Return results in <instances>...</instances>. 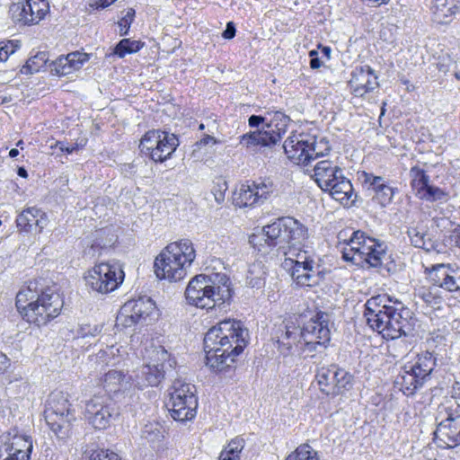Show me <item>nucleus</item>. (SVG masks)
I'll return each instance as SVG.
<instances>
[{
    "instance_id": "1",
    "label": "nucleus",
    "mask_w": 460,
    "mask_h": 460,
    "mask_svg": "<svg viewBox=\"0 0 460 460\" xmlns=\"http://www.w3.org/2000/svg\"><path fill=\"white\" fill-rule=\"evenodd\" d=\"M248 330L242 322L226 319L211 327L204 337L206 365L215 372H227L247 346Z\"/></svg>"
},
{
    "instance_id": "2",
    "label": "nucleus",
    "mask_w": 460,
    "mask_h": 460,
    "mask_svg": "<svg viewBox=\"0 0 460 460\" xmlns=\"http://www.w3.org/2000/svg\"><path fill=\"white\" fill-rule=\"evenodd\" d=\"M15 305L22 318L38 327L60 314L64 300L57 285H48L40 278L30 280L16 295Z\"/></svg>"
},
{
    "instance_id": "3",
    "label": "nucleus",
    "mask_w": 460,
    "mask_h": 460,
    "mask_svg": "<svg viewBox=\"0 0 460 460\" xmlns=\"http://www.w3.org/2000/svg\"><path fill=\"white\" fill-rule=\"evenodd\" d=\"M308 238V229L292 217H281L264 226L261 233L249 237V243L263 253L270 251L288 255V250L302 246Z\"/></svg>"
},
{
    "instance_id": "4",
    "label": "nucleus",
    "mask_w": 460,
    "mask_h": 460,
    "mask_svg": "<svg viewBox=\"0 0 460 460\" xmlns=\"http://www.w3.org/2000/svg\"><path fill=\"white\" fill-rule=\"evenodd\" d=\"M330 315L319 311L303 323L300 327L293 323H287L279 328L278 342L279 348L283 347L289 353L292 346L298 343L302 352L321 351L319 349H326L331 341V332L328 327Z\"/></svg>"
},
{
    "instance_id": "5",
    "label": "nucleus",
    "mask_w": 460,
    "mask_h": 460,
    "mask_svg": "<svg viewBox=\"0 0 460 460\" xmlns=\"http://www.w3.org/2000/svg\"><path fill=\"white\" fill-rule=\"evenodd\" d=\"M233 290L225 273L199 274L189 282L185 296L190 305L202 309H225L230 305Z\"/></svg>"
},
{
    "instance_id": "6",
    "label": "nucleus",
    "mask_w": 460,
    "mask_h": 460,
    "mask_svg": "<svg viewBox=\"0 0 460 460\" xmlns=\"http://www.w3.org/2000/svg\"><path fill=\"white\" fill-rule=\"evenodd\" d=\"M433 343L434 341H427V349L400 367L394 384L406 396L415 394L431 379L438 361V353L432 349Z\"/></svg>"
},
{
    "instance_id": "7",
    "label": "nucleus",
    "mask_w": 460,
    "mask_h": 460,
    "mask_svg": "<svg viewBox=\"0 0 460 460\" xmlns=\"http://www.w3.org/2000/svg\"><path fill=\"white\" fill-rule=\"evenodd\" d=\"M290 118L282 111L274 112L269 121L267 116L251 115L248 118L250 128H256L239 137V145L247 150L258 146L271 148L276 146L287 132Z\"/></svg>"
},
{
    "instance_id": "8",
    "label": "nucleus",
    "mask_w": 460,
    "mask_h": 460,
    "mask_svg": "<svg viewBox=\"0 0 460 460\" xmlns=\"http://www.w3.org/2000/svg\"><path fill=\"white\" fill-rule=\"evenodd\" d=\"M196 252L190 239H181L166 245L156 256L154 269L156 277L176 282L187 274V268L195 260Z\"/></svg>"
},
{
    "instance_id": "9",
    "label": "nucleus",
    "mask_w": 460,
    "mask_h": 460,
    "mask_svg": "<svg viewBox=\"0 0 460 460\" xmlns=\"http://www.w3.org/2000/svg\"><path fill=\"white\" fill-rule=\"evenodd\" d=\"M44 415L48 426L58 438L69 437L75 416L68 394L62 391L52 392L48 397Z\"/></svg>"
},
{
    "instance_id": "10",
    "label": "nucleus",
    "mask_w": 460,
    "mask_h": 460,
    "mask_svg": "<svg viewBox=\"0 0 460 460\" xmlns=\"http://www.w3.org/2000/svg\"><path fill=\"white\" fill-rule=\"evenodd\" d=\"M194 385L175 378L168 390L169 401L166 403L172 418L177 421L192 420L197 414L198 397Z\"/></svg>"
},
{
    "instance_id": "11",
    "label": "nucleus",
    "mask_w": 460,
    "mask_h": 460,
    "mask_svg": "<svg viewBox=\"0 0 460 460\" xmlns=\"http://www.w3.org/2000/svg\"><path fill=\"white\" fill-rule=\"evenodd\" d=\"M176 365L174 358L162 346L152 351L150 362L143 365L136 374L137 385L143 389L147 386H157L166 373L173 370Z\"/></svg>"
},
{
    "instance_id": "12",
    "label": "nucleus",
    "mask_w": 460,
    "mask_h": 460,
    "mask_svg": "<svg viewBox=\"0 0 460 460\" xmlns=\"http://www.w3.org/2000/svg\"><path fill=\"white\" fill-rule=\"evenodd\" d=\"M179 139L175 134L165 130L153 129L142 137L140 152L155 163H163L170 159L179 146Z\"/></svg>"
},
{
    "instance_id": "13",
    "label": "nucleus",
    "mask_w": 460,
    "mask_h": 460,
    "mask_svg": "<svg viewBox=\"0 0 460 460\" xmlns=\"http://www.w3.org/2000/svg\"><path fill=\"white\" fill-rule=\"evenodd\" d=\"M125 273L118 262H101L84 276L85 285L93 291L108 294L116 290L123 282Z\"/></svg>"
},
{
    "instance_id": "14",
    "label": "nucleus",
    "mask_w": 460,
    "mask_h": 460,
    "mask_svg": "<svg viewBox=\"0 0 460 460\" xmlns=\"http://www.w3.org/2000/svg\"><path fill=\"white\" fill-rule=\"evenodd\" d=\"M444 410V419L438 420V417L436 418L433 440L438 447L451 449L460 446V404L454 402Z\"/></svg>"
},
{
    "instance_id": "15",
    "label": "nucleus",
    "mask_w": 460,
    "mask_h": 460,
    "mask_svg": "<svg viewBox=\"0 0 460 460\" xmlns=\"http://www.w3.org/2000/svg\"><path fill=\"white\" fill-rule=\"evenodd\" d=\"M282 148L289 160L305 166L309 165L323 153V150H317L315 137L305 133L288 137Z\"/></svg>"
},
{
    "instance_id": "16",
    "label": "nucleus",
    "mask_w": 460,
    "mask_h": 460,
    "mask_svg": "<svg viewBox=\"0 0 460 460\" xmlns=\"http://www.w3.org/2000/svg\"><path fill=\"white\" fill-rule=\"evenodd\" d=\"M155 302L148 296L127 301L117 315V324L124 328L141 323L155 312Z\"/></svg>"
},
{
    "instance_id": "17",
    "label": "nucleus",
    "mask_w": 460,
    "mask_h": 460,
    "mask_svg": "<svg viewBox=\"0 0 460 460\" xmlns=\"http://www.w3.org/2000/svg\"><path fill=\"white\" fill-rule=\"evenodd\" d=\"M118 416V409L110 399L94 396L85 404L84 417L95 429H107Z\"/></svg>"
},
{
    "instance_id": "18",
    "label": "nucleus",
    "mask_w": 460,
    "mask_h": 460,
    "mask_svg": "<svg viewBox=\"0 0 460 460\" xmlns=\"http://www.w3.org/2000/svg\"><path fill=\"white\" fill-rule=\"evenodd\" d=\"M49 8L46 0H18L10 5L9 13L13 22L31 25L40 22Z\"/></svg>"
},
{
    "instance_id": "19",
    "label": "nucleus",
    "mask_w": 460,
    "mask_h": 460,
    "mask_svg": "<svg viewBox=\"0 0 460 460\" xmlns=\"http://www.w3.org/2000/svg\"><path fill=\"white\" fill-rule=\"evenodd\" d=\"M388 310V327L386 332H383V337L386 340H395L402 336L411 334L413 328L411 323L410 310L404 305L396 300L394 305L386 307Z\"/></svg>"
},
{
    "instance_id": "20",
    "label": "nucleus",
    "mask_w": 460,
    "mask_h": 460,
    "mask_svg": "<svg viewBox=\"0 0 460 460\" xmlns=\"http://www.w3.org/2000/svg\"><path fill=\"white\" fill-rule=\"evenodd\" d=\"M431 285L447 292H460V268L451 264H436L425 270Z\"/></svg>"
},
{
    "instance_id": "21",
    "label": "nucleus",
    "mask_w": 460,
    "mask_h": 460,
    "mask_svg": "<svg viewBox=\"0 0 460 460\" xmlns=\"http://www.w3.org/2000/svg\"><path fill=\"white\" fill-rule=\"evenodd\" d=\"M282 267L290 272L293 281L300 287H315L324 278L319 264L307 262L305 265H296L291 260H285Z\"/></svg>"
},
{
    "instance_id": "22",
    "label": "nucleus",
    "mask_w": 460,
    "mask_h": 460,
    "mask_svg": "<svg viewBox=\"0 0 460 460\" xmlns=\"http://www.w3.org/2000/svg\"><path fill=\"white\" fill-rule=\"evenodd\" d=\"M364 243L360 247L353 248L358 252L359 265L362 267L367 264L371 268H376L381 270L385 267V261H387V256L384 244L378 243L376 239L366 236Z\"/></svg>"
},
{
    "instance_id": "23",
    "label": "nucleus",
    "mask_w": 460,
    "mask_h": 460,
    "mask_svg": "<svg viewBox=\"0 0 460 460\" xmlns=\"http://www.w3.org/2000/svg\"><path fill=\"white\" fill-rule=\"evenodd\" d=\"M3 449L30 460L33 449L32 439L30 436L9 431L0 436V458L4 456Z\"/></svg>"
},
{
    "instance_id": "24",
    "label": "nucleus",
    "mask_w": 460,
    "mask_h": 460,
    "mask_svg": "<svg viewBox=\"0 0 460 460\" xmlns=\"http://www.w3.org/2000/svg\"><path fill=\"white\" fill-rule=\"evenodd\" d=\"M349 86L355 96H363L378 86L377 76L369 66L356 67L351 74Z\"/></svg>"
},
{
    "instance_id": "25",
    "label": "nucleus",
    "mask_w": 460,
    "mask_h": 460,
    "mask_svg": "<svg viewBox=\"0 0 460 460\" xmlns=\"http://www.w3.org/2000/svg\"><path fill=\"white\" fill-rule=\"evenodd\" d=\"M49 218L44 211L30 207L23 209L16 218V226L21 232L40 233L48 225Z\"/></svg>"
},
{
    "instance_id": "26",
    "label": "nucleus",
    "mask_w": 460,
    "mask_h": 460,
    "mask_svg": "<svg viewBox=\"0 0 460 460\" xmlns=\"http://www.w3.org/2000/svg\"><path fill=\"white\" fill-rule=\"evenodd\" d=\"M363 181L369 185L374 191L373 199L382 208H385L392 203L394 194L398 191L397 188L392 187L387 181L381 176H376L373 173L363 172Z\"/></svg>"
},
{
    "instance_id": "27",
    "label": "nucleus",
    "mask_w": 460,
    "mask_h": 460,
    "mask_svg": "<svg viewBox=\"0 0 460 460\" xmlns=\"http://www.w3.org/2000/svg\"><path fill=\"white\" fill-rule=\"evenodd\" d=\"M90 57L91 54L80 51L71 52L65 57L61 56L50 65L51 73L58 76L68 75L80 70L89 61Z\"/></svg>"
},
{
    "instance_id": "28",
    "label": "nucleus",
    "mask_w": 460,
    "mask_h": 460,
    "mask_svg": "<svg viewBox=\"0 0 460 460\" xmlns=\"http://www.w3.org/2000/svg\"><path fill=\"white\" fill-rule=\"evenodd\" d=\"M326 191L343 206L350 207L356 202L357 194L354 192L350 181L342 172L333 180Z\"/></svg>"
},
{
    "instance_id": "29",
    "label": "nucleus",
    "mask_w": 460,
    "mask_h": 460,
    "mask_svg": "<svg viewBox=\"0 0 460 460\" xmlns=\"http://www.w3.org/2000/svg\"><path fill=\"white\" fill-rule=\"evenodd\" d=\"M407 235L412 246L428 252H438V244L429 236L428 227L422 223L419 222L415 226H409Z\"/></svg>"
},
{
    "instance_id": "30",
    "label": "nucleus",
    "mask_w": 460,
    "mask_h": 460,
    "mask_svg": "<svg viewBox=\"0 0 460 460\" xmlns=\"http://www.w3.org/2000/svg\"><path fill=\"white\" fill-rule=\"evenodd\" d=\"M431 10L433 22L438 24H448L460 11L459 1L434 0Z\"/></svg>"
},
{
    "instance_id": "31",
    "label": "nucleus",
    "mask_w": 460,
    "mask_h": 460,
    "mask_svg": "<svg viewBox=\"0 0 460 460\" xmlns=\"http://www.w3.org/2000/svg\"><path fill=\"white\" fill-rule=\"evenodd\" d=\"M314 171V180L323 191H326V189L330 187L333 180L341 175L342 172L340 167L333 165L329 160L318 162Z\"/></svg>"
},
{
    "instance_id": "32",
    "label": "nucleus",
    "mask_w": 460,
    "mask_h": 460,
    "mask_svg": "<svg viewBox=\"0 0 460 460\" xmlns=\"http://www.w3.org/2000/svg\"><path fill=\"white\" fill-rule=\"evenodd\" d=\"M354 376L344 368L339 366L336 368L335 385L332 389H323V393L327 395L336 396L342 394L346 391H349L353 387Z\"/></svg>"
},
{
    "instance_id": "33",
    "label": "nucleus",
    "mask_w": 460,
    "mask_h": 460,
    "mask_svg": "<svg viewBox=\"0 0 460 460\" xmlns=\"http://www.w3.org/2000/svg\"><path fill=\"white\" fill-rule=\"evenodd\" d=\"M252 185L255 191L259 204L264 203L268 199L277 192V185L270 178H259L252 181Z\"/></svg>"
},
{
    "instance_id": "34",
    "label": "nucleus",
    "mask_w": 460,
    "mask_h": 460,
    "mask_svg": "<svg viewBox=\"0 0 460 460\" xmlns=\"http://www.w3.org/2000/svg\"><path fill=\"white\" fill-rule=\"evenodd\" d=\"M145 43L141 40H132L130 39L120 40L110 53H106V58H110L112 57H118L119 58H124L127 54H133L139 51Z\"/></svg>"
},
{
    "instance_id": "35",
    "label": "nucleus",
    "mask_w": 460,
    "mask_h": 460,
    "mask_svg": "<svg viewBox=\"0 0 460 460\" xmlns=\"http://www.w3.org/2000/svg\"><path fill=\"white\" fill-rule=\"evenodd\" d=\"M252 189L253 187L250 181L242 184L234 193V203L235 206L242 208L259 205L255 191Z\"/></svg>"
},
{
    "instance_id": "36",
    "label": "nucleus",
    "mask_w": 460,
    "mask_h": 460,
    "mask_svg": "<svg viewBox=\"0 0 460 460\" xmlns=\"http://www.w3.org/2000/svg\"><path fill=\"white\" fill-rule=\"evenodd\" d=\"M416 296L428 306L434 308H439L443 303V296L440 294L439 288L433 285L431 287H420L416 292Z\"/></svg>"
},
{
    "instance_id": "37",
    "label": "nucleus",
    "mask_w": 460,
    "mask_h": 460,
    "mask_svg": "<svg viewBox=\"0 0 460 460\" xmlns=\"http://www.w3.org/2000/svg\"><path fill=\"white\" fill-rule=\"evenodd\" d=\"M126 376L122 371L110 370L103 378V388L109 394H116L121 390L125 384Z\"/></svg>"
},
{
    "instance_id": "38",
    "label": "nucleus",
    "mask_w": 460,
    "mask_h": 460,
    "mask_svg": "<svg viewBox=\"0 0 460 460\" xmlns=\"http://www.w3.org/2000/svg\"><path fill=\"white\" fill-rule=\"evenodd\" d=\"M411 178V185L416 190V195L420 194L430 181L429 176L426 173L425 170L419 166H413L409 172Z\"/></svg>"
},
{
    "instance_id": "39",
    "label": "nucleus",
    "mask_w": 460,
    "mask_h": 460,
    "mask_svg": "<svg viewBox=\"0 0 460 460\" xmlns=\"http://www.w3.org/2000/svg\"><path fill=\"white\" fill-rule=\"evenodd\" d=\"M337 367V365H331L328 367H321L317 370L315 377L322 392L323 389H332V385H335Z\"/></svg>"
},
{
    "instance_id": "40",
    "label": "nucleus",
    "mask_w": 460,
    "mask_h": 460,
    "mask_svg": "<svg viewBox=\"0 0 460 460\" xmlns=\"http://www.w3.org/2000/svg\"><path fill=\"white\" fill-rule=\"evenodd\" d=\"M49 60V55L45 51L38 52L35 56L30 58L26 64L20 70L22 75H32L39 72Z\"/></svg>"
},
{
    "instance_id": "41",
    "label": "nucleus",
    "mask_w": 460,
    "mask_h": 460,
    "mask_svg": "<svg viewBox=\"0 0 460 460\" xmlns=\"http://www.w3.org/2000/svg\"><path fill=\"white\" fill-rule=\"evenodd\" d=\"M417 196L428 202H447L448 199V192L430 183Z\"/></svg>"
},
{
    "instance_id": "42",
    "label": "nucleus",
    "mask_w": 460,
    "mask_h": 460,
    "mask_svg": "<svg viewBox=\"0 0 460 460\" xmlns=\"http://www.w3.org/2000/svg\"><path fill=\"white\" fill-rule=\"evenodd\" d=\"M386 307L391 305H385V310L380 309L377 314H374L373 316H367V323L374 330L379 333L386 332L388 327V310Z\"/></svg>"
},
{
    "instance_id": "43",
    "label": "nucleus",
    "mask_w": 460,
    "mask_h": 460,
    "mask_svg": "<svg viewBox=\"0 0 460 460\" xmlns=\"http://www.w3.org/2000/svg\"><path fill=\"white\" fill-rule=\"evenodd\" d=\"M265 272L260 265H252L246 276V284L252 288L261 289L265 286Z\"/></svg>"
},
{
    "instance_id": "44",
    "label": "nucleus",
    "mask_w": 460,
    "mask_h": 460,
    "mask_svg": "<svg viewBox=\"0 0 460 460\" xmlns=\"http://www.w3.org/2000/svg\"><path fill=\"white\" fill-rule=\"evenodd\" d=\"M285 460H319L318 453L308 444H302Z\"/></svg>"
},
{
    "instance_id": "45",
    "label": "nucleus",
    "mask_w": 460,
    "mask_h": 460,
    "mask_svg": "<svg viewBox=\"0 0 460 460\" xmlns=\"http://www.w3.org/2000/svg\"><path fill=\"white\" fill-rule=\"evenodd\" d=\"M141 438L150 443L160 441L164 438L162 427L155 422L146 424L141 430Z\"/></svg>"
},
{
    "instance_id": "46",
    "label": "nucleus",
    "mask_w": 460,
    "mask_h": 460,
    "mask_svg": "<svg viewBox=\"0 0 460 460\" xmlns=\"http://www.w3.org/2000/svg\"><path fill=\"white\" fill-rule=\"evenodd\" d=\"M288 254L295 256V258L288 257L285 260H291L296 265H305L307 262H310V264H318L314 257L308 254L306 251H302L300 246L292 248L291 252L288 250Z\"/></svg>"
},
{
    "instance_id": "47",
    "label": "nucleus",
    "mask_w": 460,
    "mask_h": 460,
    "mask_svg": "<svg viewBox=\"0 0 460 460\" xmlns=\"http://www.w3.org/2000/svg\"><path fill=\"white\" fill-rule=\"evenodd\" d=\"M102 330V325L99 324H87V323H82L80 324L77 334L79 337L86 338V337H95L99 333H101Z\"/></svg>"
},
{
    "instance_id": "48",
    "label": "nucleus",
    "mask_w": 460,
    "mask_h": 460,
    "mask_svg": "<svg viewBox=\"0 0 460 460\" xmlns=\"http://www.w3.org/2000/svg\"><path fill=\"white\" fill-rule=\"evenodd\" d=\"M135 13V10L133 8H129L127 11V13L118 22L119 27L120 28L119 34L121 36L128 35L130 25L134 21Z\"/></svg>"
},
{
    "instance_id": "49",
    "label": "nucleus",
    "mask_w": 460,
    "mask_h": 460,
    "mask_svg": "<svg viewBox=\"0 0 460 460\" xmlns=\"http://www.w3.org/2000/svg\"><path fill=\"white\" fill-rule=\"evenodd\" d=\"M88 460H121L118 454L109 449H98L92 452Z\"/></svg>"
},
{
    "instance_id": "50",
    "label": "nucleus",
    "mask_w": 460,
    "mask_h": 460,
    "mask_svg": "<svg viewBox=\"0 0 460 460\" xmlns=\"http://www.w3.org/2000/svg\"><path fill=\"white\" fill-rule=\"evenodd\" d=\"M243 447L244 440L241 438H235L230 441L225 451L235 456V455L239 456Z\"/></svg>"
},
{
    "instance_id": "51",
    "label": "nucleus",
    "mask_w": 460,
    "mask_h": 460,
    "mask_svg": "<svg viewBox=\"0 0 460 460\" xmlns=\"http://www.w3.org/2000/svg\"><path fill=\"white\" fill-rule=\"evenodd\" d=\"M15 52V47L13 42L0 43V61L4 62L8 59L9 56Z\"/></svg>"
},
{
    "instance_id": "52",
    "label": "nucleus",
    "mask_w": 460,
    "mask_h": 460,
    "mask_svg": "<svg viewBox=\"0 0 460 460\" xmlns=\"http://www.w3.org/2000/svg\"><path fill=\"white\" fill-rule=\"evenodd\" d=\"M366 234L362 231H354L352 236L349 238L348 246L353 248L360 247L365 241Z\"/></svg>"
},
{
    "instance_id": "53",
    "label": "nucleus",
    "mask_w": 460,
    "mask_h": 460,
    "mask_svg": "<svg viewBox=\"0 0 460 460\" xmlns=\"http://www.w3.org/2000/svg\"><path fill=\"white\" fill-rule=\"evenodd\" d=\"M364 316L367 319V316H373L374 314H377L381 308L376 305V300L370 297L365 304Z\"/></svg>"
},
{
    "instance_id": "54",
    "label": "nucleus",
    "mask_w": 460,
    "mask_h": 460,
    "mask_svg": "<svg viewBox=\"0 0 460 460\" xmlns=\"http://www.w3.org/2000/svg\"><path fill=\"white\" fill-rule=\"evenodd\" d=\"M358 252L352 250L351 247H345L342 251V259L346 261H350L356 265H359V260L358 258Z\"/></svg>"
},
{
    "instance_id": "55",
    "label": "nucleus",
    "mask_w": 460,
    "mask_h": 460,
    "mask_svg": "<svg viewBox=\"0 0 460 460\" xmlns=\"http://www.w3.org/2000/svg\"><path fill=\"white\" fill-rule=\"evenodd\" d=\"M226 190V183L223 182V184H217L214 186L212 189V192L215 196V199L217 203H221L225 199V191Z\"/></svg>"
},
{
    "instance_id": "56",
    "label": "nucleus",
    "mask_w": 460,
    "mask_h": 460,
    "mask_svg": "<svg viewBox=\"0 0 460 460\" xmlns=\"http://www.w3.org/2000/svg\"><path fill=\"white\" fill-rule=\"evenodd\" d=\"M218 141L210 135H205L199 141L196 142L194 149V152H196L198 149L201 148L202 146H206L208 145H215L217 144Z\"/></svg>"
},
{
    "instance_id": "57",
    "label": "nucleus",
    "mask_w": 460,
    "mask_h": 460,
    "mask_svg": "<svg viewBox=\"0 0 460 460\" xmlns=\"http://www.w3.org/2000/svg\"><path fill=\"white\" fill-rule=\"evenodd\" d=\"M310 58V67L312 69H318L322 66L323 62L320 60L318 57V51L315 49L309 51Z\"/></svg>"
},
{
    "instance_id": "58",
    "label": "nucleus",
    "mask_w": 460,
    "mask_h": 460,
    "mask_svg": "<svg viewBox=\"0 0 460 460\" xmlns=\"http://www.w3.org/2000/svg\"><path fill=\"white\" fill-rule=\"evenodd\" d=\"M236 28L235 24L233 22H228L226 23V27L222 33L224 39L231 40L235 36Z\"/></svg>"
},
{
    "instance_id": "59",
    "label": "nucleus",
    "mask_w": 460,
    "mask_h": 460,
    "mask_svg": "<svg viewBox=\"0 0 460 460\" xmlns=\"http://www.w3.org/2000/svg\"><path fill=\"white\" fill-rule=\"evenodd\" d=\"M374 300H376V305L378 308L385 310V305H389L387 303L391 302V298L386 295H377L372 296Z\"/></svg>"
},
{
    "instance_id": "60",
    "label": "nucleus",
    "mask_w": 460,
    "mask_h": 460,
    "mask_svg": "<svg viewBox=\"0 0 460 460\" xmlns=\"http://www.w3.org/2000/svg\"><path fill=\"white\" fill-rule=\"evenodd\" d=\"M57 146L62 152H66V154H72L78 147V146L76 144L75 145L67 146L64 142H61V141L57 142Z\"/></svg>"
},
{
    "instance_id": "61",
    "label": "nucleus",
    "mask_w": 460,
    "mask_h": 460,
    "mask_svg": "<svg viewBox=\"0 0 460 460\" xmlns=\"http://www.w3.org/2000/svg\"><path fill=\"white\" fill-rule=\"evenodd\" d=\"M10 366V359L7 356L0 352V374L4 373Z\"/></svg>"
},
{
    "instance_id": "62",
    "label": "nucleus",
    "mask_w": 460,
    "mask_h": 460,
    "mask_svg": "<svg viewBox=\"0 0 460 460\" xmlns=\"http://www.w3.org/2000/svg\"><path fill=\"white\" fill-rule=\"evenodd\" d=\"M328 144H329L328 141L324 137L321 138L319 142H317L315 140V145L317 146V150L323 151V155H321L320 156H323L325 152H328L330 150V146Z\"/></svg>"
},
{
    "instance_id": "63",
    "label": "nucleus",
    "mask_w": 460,
    "mask_h": 460,
    "mask_svg": "<svg viewBox=\"0 0 460 460\" xmlns=\"http://www.w3.org/2000/svg\"><path fill=\"white\" fill-rule=\"evenodd\" d=\"M3 453H4V456L2 458H0V460H28L27 457L25 459L22 456H13L10 452L4 451V449H3Z\"/></svg>"
},
{
    "instance_id": "64",
    "label": "nucleus",
    "mask_w": 460,
    "mask_h": 460,
    "mask_svg": "<svg viewBox=\"0 0 460 460\" xmlns=\"http://www.w3.org/2000/svg\"><path fill=\"white\" fill-rule=\"evenodd\" d=\"M240 457L238 455L233 456L228 454L226 451H224L221 453V456L219 457V460H239Z\"/></svg>"
}]
</instances>
